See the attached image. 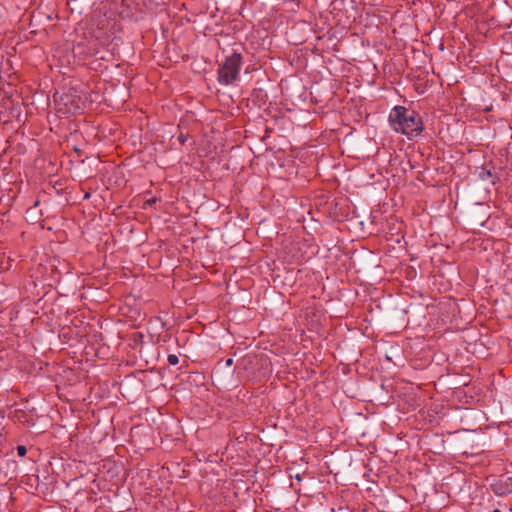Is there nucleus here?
I'll use <instances>...</instances> for the list:
<instances>
[{"mask_svg":"<svg viewBox=\"0 0 512 512\" xmlns=\"http://www.w3.org/2000/svg\"><path fill=\"white\" fill-rule=\"evenodd\" d=\"M390 127L409 139L421 134L424 124L420 114L404 106H394L388 116Z\"/></svg>","mask_w":512,"mask_h":512,"instance_id":"f257e3e1","label":"nucleus"},{"mask_svg":"<svg viewBox=\"0 0 512 512\" xmlns=\"http://www.w3.org/2000/svg\"><path fill=\"white\" fill-rule=\"evenodd\" d=\"M242 66V55L233 52L227 56L222 65L218 69V81L223 85L232 84L239 76Z\"/></svg>","mask_w":512,"mask_h":512,"instance_id":"f03ea898","label":"nucleus"},{"mask_svg":"<svg viewBox=\"0 0 512 512\" xmlns=\"http://www.w3.org/2000/svg\"><path fill=\"white\" fill-rule=\"evenodd\" d=\"M493 492L498 496H506L512 493V477H501L491 484Z\"/></svg>","mask_w":512,"mask_h":512,"instance_id":"7ed1b4c3","label":"nucleus"},{"mask_svg":"<svg viewBox=\"0 0 512 512\" xmlns=\"http://www.w3.org/2000/svg\"><path fill=\"white\" fill-rule=\"evenodd\" d=\"M479 178L484 181L490 180L492 184H495V178L492 172L485 167H482L481 170L479 171Z\"/></svg>","mask_w":512,"mask_h":512,"instance_id":"20e7f679","label":"nucleus"},{"mask_svg":"<svg viewBox=\"0 0 512 512\" xmlns=\"http://www.w3.org/2000/svg\"><path fill=\"white\" fill-rule=\"evenodd\" d=\"M167 361L170 365H177L179 363V358L175 354H169L167 357Z\"/></svg>","mask_w":512,"mask_h":512,"instance_id":"39448f33","label":"nucleus"},{"mask_svg":"<svg viewBox=\"0 0 512 512\" xmlns=\"http://www.w3.org/2000/svg\"><path fill=\"white\" fill-rule=\"evenodd\" d=\"M16 450H17V454H18V456H20V457L25 456V455H26V453H27V449H26V447H25V446H23V445H18V446H17V448H16Z\"/></svg>","mask_w":512,"mask_h":512,"instance_id":"423d86ee","label":"nucleus"},{"mask_svg":"<svg viewBox=\"0 0 512 512\" xmlns=\"http://www.w3.org/2000/svg\"><path fill=\"white\" fill-rule=\"evenodd\" d=\"M232 364H233V359L232 358L226 359V361H225V365L226 366H231Z\"/></svg>","mask_w":512,"mask_h":512,"instance_id":"0eeeda50","label":"nucleus"},{"mask_svg":"<svg viewBox=\"0 0 512 512\" xmlns=\"http://www.w3.org/2000/svg\"><path fill=\"white\" fill-rule=\"evenodd\" d=\"M64 99H67V102L65 103V104H67L68 100L70 99V96L66 95L65 97H62V100H64Z\"/></svg>","mask_w":512,"mask_h":512,"instance_id":"6e6552de","label":"nucleus"},{"mask_svg":"<svg viewBox=\"0 0 512 512\" xmlns=\"http://www.w3.org/2000/svg\"><path fill=\"white\" fill-rule=\"evenodd\" d=\"M67 112H72V108H67Z\"/></svg>","mask_w":512,"mask_h":512,"instance_id":"1a4fd4ad","label":"nucleus"},{"mask_svg":"<svg viewBox=\"0 0 512 512\" xmlns=\"http://www.w3.org/2000/svg\"><path fill=\"white\" fill-rule=\"evenodd\" d=\"M493 512H501L499 509H494Z\"/></svg>","mask_w":512,"mask_h":512,"instance_id":"9d476101","label":"nucleus"}]
</instances>
